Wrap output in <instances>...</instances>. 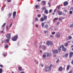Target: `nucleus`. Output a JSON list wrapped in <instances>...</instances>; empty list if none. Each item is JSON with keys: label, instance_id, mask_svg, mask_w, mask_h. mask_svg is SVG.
<instances>
[{"label": "nucleus", "instance_id": "obj_1", "mask_svg": "<svg viewBox=\"0 0 73 73\" xmlns=\"http://www.w3.org/2000/svg\"><path fill=\"white\" fill-rule=\"evenodd\" d=\"M52 66H53V65H50V66L48 67H46L44 68V71L47 72H49L52 70Z\"/></svg>", "mask_w": 73, "mask_h": 73}, {"label": "nucleus", "instance_id": "obj_2", "mask_svg": "<svg viewBox=\"0 0 73 73\" xmlns=\"http://www.w3.org/2000/svg\"><path fill=\"white\" fill-rule=\"evenodd\" d=\"M18 37V36H17V35L11 38V39L12 41H16V40H17V39Z\"/></svg>", "mask_w": 73, "mask_h": 73}, {"label": "nucleus", "instance_id": "obj_3", "mask_svg": "<svg viewBox=\"0 0 73 73\" xmlns=\"http://www.w3.org/2000/svg\"><path fill=\"white\" fill-rule=\"evenodd\" d=\"M11 34L10 33L6 35V37H7V38L9 39V40H10L11 39Z\"/></svg>", "mask_w": 73, "mask_h": 73}, {"label": "nucleus", "instance_id": "obj_4", "mask_svg": "<svg viewBox=\"0 0 73 73\" xmlns=\"http://www.w3.org/2000/svg\"><path fill=\"white\" fill-rule=\"evenodd\" d=\"M69 57L70 58H72V57L73 56V52H70L69 53Z\"/></svg>", "mask_w": 73, "mask_h": 73}, {"label": "nucleus", "instance_id": "obj_5", "mask_svg": "<svg viewBox=\"0 0 73 73\" xmlns=\"http://www.w3.org/2000/svg\"><path fill=\"white\" fill-rule=\"evenodd\" d=\"M62 50H63V51L65 52V51H66V48H65L64 45H62Z\"/></svg>", "mask_w": 73, "mask_h": 73}, {"label": "nucleus", "instance_id": "obj_6", "mask_svg": "<svg viewBox=\"0 0 73 73\" xmlns=\"http://www.w3.org/2000/svg\"><path fill=\"white\" fill-rule=\"evenodd\" d=\"M52 51L54 53H58V51L57 50H52Z\"/></svg>", "mask_w": 73, "mask_h": 73}, {"label": "nucleus", "instance_id": "obj_7", "mask_svg": "<svg viewBox=\"0 0 73 73\" xmlns=\"http://www.w3.org/2000/svg\"><path fill=\"white\" fill-rule=\"evenodd\" d=\"M16 12L14 11L13 13V19H15V17H16Z\"/></svg>", "mask_w": 73, "mask_h": 73}, {"label": "nucleus", "instance_id": "obj_8", "mask_svg": "<svg viewBox=\"0 0 73 73\" xmlns=\"http://www.w3.org/2000/svg\"><path fill=\"white\" fill-rule=\"evenodd\" d=\"M55 37L57 38H59V37H60V35L59 34L57 33L55 35Z\"/></svg>", "mask_w": 73, "mask_h": 73}, {"label": "nucleus", "instance_id": "obj_9", "mask_svg": "<svg viewBox=\"0 0 73 73\" xmlns=\"http://www.w3.org/2000/svg\"><path fill=\"white\" fill-rule=\"evenodd\" d=\"M68 2L67 1H65L63 3L64 6H66V5H68Z\"/></svg>", "mask_w": 73, "mask_h": 73}, {"label": "nucleus", "instance_id": "obj_10", "mask_svg": "<svg viewBox=\"0 0 73 73\" xmlns=\"http://www.w3.org/2000/svg\"><path fill=\"white\" fill-rule=\"evenodd\" d=\"M51 43V41H47L46 42V44H47V45H48V46H49V45Z\"/></svg>", "mask_w": 73, "mask_h": 73}, {"label": "nucleus", "instance_id": "obj_11", "mask_svg": "<svg viewBox=\"0 0 73 73\" xmlns=\"http://www.w3.org/2000/svg\"><path fill=\"white\" fill-rule=\"evenodd\" d=\"M62 69H63L62 68V66H60L58 70H59V71L61 72V71H62Z\"/></svg>", "mask_w": 73, "mask_h": 73}, {"label": "nucleus", "instance_id": "obj_12", "mask_svg": "<svg viewBox=\"0 0 73 73\" xmlns=\"http://www.w3.org/2000/svg\"><path fill=\"white\" fill-rule=\"evenodd\" d=\"M69 54L68 53H66L65 54V56L64 55L63 56V57H68Z\"/></svg>", "mask_w": 73, "mask_h": 73}, {"label": "nucleus", "instance_id": "obj_13", "mask_svg": "<svg viewBox=\"0 0 73 73\" xmlns=\"http://www.w3.org/2000/svg\"><path fill=\"white\" fill-rule=\"evenodd\" d=\"M9 39H6V40H4V42L5 43V44H7V42H9Z\"/></svg>", "mask_w": 73, "mask_h": 73}, {"label": "nucleus", "instance_id": "obj_14", "mask_svg": "<svg viewBox=\"0 0 73 73\" xmlns=\"http://www.w3.org/2000/svg\"><path fill=\"white\" fill-rule=\"evenodd\" d=\"M48 16H44L43 17V19L44 20H47Z\"/></svg>", "mask_w": 73, "mask_h": 73}, {"label": "nucleus", "instance_id": "obj_15", "mask_svg": "<svg viewBox=\"0 0 73 73\" xmlns=\"http://www.w3.org/2000/svg\"><path fill=\"white\" fill-rule=\"evenodd\" d=\"M70 68V65H68L67 67V68H66L67 70V71L69 70V69Z\"/></svg>", "mask_w": 73, "mask_h": 73}, {"label": "nucleus", "instance_id": "obj_16", "mask_svg": "<svg viewBox=\"0 0 73 73\" xmlns=\"http://www.w3.org/2000/svg\"><path fill=\"white\" fill-rule=\"evenodd\" d=\"M42 3L43 5H45L46 4V1H43L42 2Z\"/></svg>", "mask_w": 73, "mask_h": 73}, {"label": "nucleus", "instance_id": "obj_17", "mask_svg": "<svg viewBox=\"0 0 73 73\" xmlns=\"http://www.w3.org/2000/svg\"><path fill=\"white\" fill-rule=\"evenodd\" d=\"M40 20L41 21L43 22L45 20L43 17H42L40 19Z\"/></svg>", "mask_w": 73, "mask_h": 73}, {"label": "nucleus", "instance_id": "obj_18", "mask_svg": "<svg viewBox=\"0 0 73 73\" xmlns=\"http://www.w3.org/2000/svg\"><path fill=\"white\" fill-rule=\"evenodd\" d=\"M42 48L43 49H46V47L45 46H42Z\"/></svg>", "mask_w": 73, "mask_h": 73}, {"label": "nucleus", "instance_id": "obj_19", "mask_svg": "<svg viewBox=\"0 0 73 73\" xmlns=\"http://www.w3.org/2000/svg\"><path fill=\"white\" fill-rule=\"evenodd\" d=\"M44 12L46 14H48V11L47 10H45Z\"/></svg>", "mask_w": 73, "mask_h": 73}, {"label": "nucleus", "instance_id": "obj_20", "mask_svg": "<svg viewBox=\"0 0 73 73\" xmlns=\"http://www.w3.org/2000/svg\"><path fill=\"white\" fill-rule=\"evenodd\" d=\"M18 69L20 71H21V70H22V68L20 67H19L18 68Z\"/></svg>", "mask_w": 73, "mask_h": 73}, {"label": "nucleus", "instance_id": "obj_21", "mask_svg": "<svg viewBox=\"0 0 73 73\" xmlns=\"http://www.w3.org/2000/svg\"><path fill=\"white\" fill-rule=\"evenodd\" d=\"M42 10H45V11L46 9V8L45 7H43L42 8Z\"/></svg>", "mask_w": 73, "mask_h": 73}, {"label": "nucleus", "instance_id": "obj_22", "mask_svg": "<svg viewBox=\"0 0 73 73\" xmlns=\"http://www.w3.org/2000/svg\"><path fill=\"white\" fill-rule=\"evenodd\" d=\"M44 24H45V23L43 22L42 23V28L44 27Z\"/></svg>", "mask_w": 73, "mask_h": 73}, {"label": "nucleus", "instance_id": "obj_23", "mask_svg": "<svg viewBox=\"0 0 73 73\" xmlns=\"http://www.w3.org/2000/svg\"><path fill=\"white\" fill-rule=\"evenodd\" d=\"M48 24H46L44 26L45 28H48Z\"/></svg>", "mask_w": 73, "mask_h": 73}, {"label": "nucleus", "instance_id": "obj_24", "mask_svg": "<svg viewBox=\"0 0 73 73\" xmlns=\"http://www.w3.org/2000/svg\"><path fill=\"white\" fill-rule=\"evenodd\" d=\"M8 45L7 44H6L5 46V48H8Z\"/></svg>", "mask_w": 73, "mask_h": 73}, {"label": "nucleus", "instance_id": "obj_25", "mask_svg": "<svg viewBox=\"0 0 73 73\" xmlns=\"http://www.w3.org/2000/svg\"><path fill=\"white\" fill-rule=\"evenodd\" d=\"M72 38V37L71 36H68V39H69V40H70Z\"/></svg>", "mask_w": 73, "mask_h": 73}, {"label": "nucleus", "instance_id": "obj_26", "mask_svg": "<svg viewBox=\"0 0 73 73\" xmlns=\"http://www.w3.org/2000/svg\"><path fill=\"white\" fill-rule=\"evenodd\" d=\"M58 15H62V11H60L58 13Z\"/></svg>", "mask_w": 73, "mask_h": 73}, {"label": "nucleus", "instance_id": "obj_27", "mask_svg": "<svg viewBox=\"0 0 73 73\" xmlns=\"http://www.w3.org/2000/svg\"><path fill=\"white\" fill-rule=\"evenodd\" d=\"M50 44V45L51 46H53V42L51 41Z\"/></svg>", "mask_w": 73, "mask_h": 73}, {"label": "nucleus", "instance_id": "obj_28", "mask_svg": "<svg viewBox=\"0 0 73 73\" xmlns=\"http://www.w3.org/2000/svg\"><path fill=\"white\" fill-rule=\"evenodd\" d=\"M68 45V43H66L65 44H64V46H67Z\"/></svg>", "mask_w": 73, "mask_h": 73}, {"label": "nucleus", "instance_id": "obj_29", "mask_svg": "<svg viewBox=\"0 0 73 73\" xmlns=\"http://www.w3.org/2000/svg\"><path fill=\"white\" fill-rule=\"evenodd\" d=\"M44 32L45 34H46L47 33H48V31H44Z\"/></svg>", "mask_w": 73, "mask_h": 73}, {"label": "nucleus", "instance_id": "obj_30", "mask_svg": "<svg viewBox=\"0 0 73 73\" xmlns=\"http://www.w3.org/2000/svg\"><path fill=\"white\" fill-rule=\"evenodd\" d=\"M3 72V69L2 68H0V73H2Z\"/></svg>", "mask_w": 73, "mask_h": 73}, {"label": "nucleus", "instance_id": "obj_31", "mask_svg": "<svg viewBox=\"0 0 73 73\" xmlns=\"http://www.w3.org/2000/svg\"><path fill=\"white\" fill-rule=\"evenodd\" d=\"M38 7H39L38 5H35V8L36 9H37V8H38Z\"/></svg>", "mask_w": 73, "mask_h": 73}, {"label": "nucleus", "instance_id": "obj_32", "mask_svg": "<svg viewBox=\"0 0 73 73\" xmlns=\"http://www.w3.org/2000/svg\"><path fill=\"white\" fill-rule=\"evenodd\" d=\"M12 15V13H9V17H11V16Z\"/></svg>", "mask_w": 73, "mask_h": 73}, {"label": "nucleus", "instance_id": "obj_33", "mask_svg": "<svg viewBox=\"0 0 73 73\" xmlns=\"http://www.w3.org/2000/svg\"><path fill=\"white\" fill-rule=\"evenodd\" d=\"M72 27H73V24H71L70 26V28H72Z\"/></svg>", "mask_w": 73, "mask_h": 73}, {"label": "nucleus", "instance_id": "obj_34", "mask_svg": "<svg viewBox=\"0 0 73 73\" xmlns=\"http://www.w3.org/2000/svg\"><path fill=\"white\" fill-rule=\"evenodd\" d=\"M58 20V18H55L54 20H53V21H55V20Z\"/></svg>", "mask_w": 73, "mask_h": 73}, {"label": "nucleus", "instance_id": "obj_35", "mask_svg": "<svg viewBox=\"0 0 73 73\" xmlns=\"http://www.w3.org/2000/svg\"><path fill=\"white\" fill-rule=\"evenodd\" d=\"M46 58V55L45 54H43V58Z\"/></svg>", "mask_w": 73, "mask_h": 73}, {"label": "nucleus", "instance_id": "obj_36", "mask_svg": "<svg viewBox=\"0 0 73 73\" xmlns=\"http://www.w3.org/2000/svg\"><path fill=\"white\" fill-rule=\"evenodd\" d=\"M50 55L49 54V53H48L47 54V57H49V56H50Z\"/></svg>", "mask_w": 73, "mask_h": 73}, {"label": "nucleus", "instance_id": "obj_37", "mask_svg": "<svg viewBox=\"0 0 73 73\" xmlns=\"http://www.w3.org/2000/svg\"><path fill=\"white\" fill-rule=\"evenodd\" d=\"M50 3L49 2V3H48V5H49V7H50Z\"/></svg>", "mask_w": 73, "mask_h": 73}, {"label": "nucleus", "instance_id": "obj_38", "mask_svg": "<svg viewBox=\"0 0 73 73\" xmlns=\"http://www.w3.org/2000/svg\"><path fill=\"white\" fill-rule=\"evenodd\" d=\"M37 16L38 17H41V14L37 15Z\"/></svg>", "mask_w": 73, "mask_h": 73}, {"label": "nucleus", "instance_id": "obj_39", "mask_svg": "<svg viewBox=\"0 0 73 73\" xmlns=\"http://www.w3.org/2000/svg\"><path fill=\"white\" fill-rule=\"evenodd\" d=\"M61 47H62V46L60 47V48L59 47V49H58L59 50V51L61 50Z\"/></svg>", "mask_w": 73, "mask_h": 73}, {"label": "nucleus", "instance_id": "obj_40", "mask_svg": "<svg viewBox=\"0 0 73 73\" xmlns=\"http://www.w3.org/2000/svg\"><path fill=\"white\" fill-rule=\"evenodd\" d=\"M6 24L5 23H4L3 25L2 26V27H4V25H5Z\"/></svg>", "mask_w": 73, "mask_h": 73}, {"label": "nucleus", "instance_id": "obj_41", "mask_svg": "<svg viewBox=\"0 0 73 73\" xmlns=\"http://www.w3.org/2000/svg\"><path fill=\"white\" fill-rule=\"evenodd\" d=\"M51 34L52 35H54V34H55V32H52V33Z\"/></svg>", "mask_w": 73, "mask_h": 73}, {"label": "nucleus", "instance_id": "obj_42", "mask_svg": "<svg viewBox=\"0 0 73 73\" xmlns=\"http://www.w3.org/2000/svg\"><path fill=\"white\" fill-rule=\"evenodd\" d=\"M72 13H73V12L72 11H71L70 12V14L71 15L72 14Z\"/></svg>", "mask_w": 73, "mask_h": 73}, {"label": "nucleus", "instance_id": "obj_43", "mask_svg": "<svg viewBox=\"0 0 73 73\" xmlns=\"http://www.w3.org/2000/svg\"><path fill=\"white\" fill-rule=\"evenodd\" d=\"M61 20H62V18H61V17H60L59 18V21H60Z\"/></svg>", "mask_w": 73, "mask_h": 73}, {"label": "nucleus", "instance_id": "obj_44", "mask_svg": "<svg viewBox=\"0 0 73 73\" xmlns=\"http://www.w3.org/2000/svg\"><path fill=\"white\" fill-rule=\"evenodd\" d=\"M52 9H50L49 10V13H51V12H52Z\"/></svg>", "mask_w": 73, "mask_h": 73}, {"label": "nucleus", "instance_id": "obj_45", "mask_svg": "<svg viewBox=\"0 0 73 73\" xmlns=\"http://www.w3.org/2000/svg\"><path fill=\"white\" fill-rule=\"evenodd\" d=\"M56 11H57V9H55L54 10V13H55V12H56Z\"/></svg>", "mask_w": 73, "mask_h": 73}, {"label": "nucleus", "instance_id": "obj_46", "mask_svg": "<svg viewBox=\"0 0 73 73\" xmlns=\"http://www.w3.org/2000/svg\"><path fill=\"white\" fill-rule=\"evenodd\" d=\"M12 23H11V24L10 25L9 27H10V28H11V26H12Z\"/></svg>", "mask_w": 73, "mask_h": 73}, {"label": "nucleus", "instance_id": "obj_47", "mask_svg": "<svg viewBox=\"0 0 73 73\" xmlns=\"http://www.w3.org/2000/svg\"><path fill=\"white\" fill-rule=\"evenodd\" d=\"M61 8V7H60V5H59L58 6V9H60Z\"/></svg>", "mask_w": 73, "mask_h": 73}, {"label": "nucleus", "instance_id": "obj_48", "mask_svg": "<svg viewBox=\"0 0 73 73\" xmlns=\"http://www.w3.org/2000/svg\"><path fill=\"white\" fill-rule=\"evenodd\" d=\"M0 67H1V68H3V66L2 64H1L0 65Z\"/></svg>", "mask_w": 73, "mask_h": 73}, {"label": "nucleus", "instance_id": "obj_49", "mask_svg": "<svg viewBox=\"0 0 73 73\" xmlns=\"http://www.w3.org/2000/svg\"><path fill=\"white\" fill-rule=\"evenodd\" d=\"M40 65L42 67H43V66H44V65H43V64H41Z\"/></svg>", "mask_w": 73, "mask_h": 73}, {"label": "nucleus", "instance_id": "obj_50", "mask_svg": "<svg viewBox=\"0 0 73 73\" xmlns=\"http://www.w3.org/2000/svg\"><path fill=\"white\" fill-rule=\"evenodd\" d=\"M35 20L36 21H38V18L37 17H36L35 18Z\"/></svg>", "mask_w": 73, "mask_h": 73}, {"label": "nucleus", "instance_id": "obj_51", "mask_svg": "<svg viewBox=\"0 0 73 73\" xmlns=\"http://www.w3.org/2000/svg\"><path fill=\"white\" fill-rule=\"evenodd\" d=\"M58 61H59V59H58L57 61H56V63H58Z\"/></svg>", "mask_w": 73, "mask_h": 73}, {"label": "nucleus", "instance_id": "obj_52", "mask_svg": "<svg viewBox=\"0 0 73 73\" xmlns=\"http://www.w3.org/2000/svg\"><path fill=\"white\" fill-rule=\"evenodd\" d=\"M68 73H72V70L70 71Z\"/></svg>", "mask_w": 73, "mask_h": 73}, {"label": "nucleus", "instance_id": "obj_53", "mask_svg": "<svg viewBox=\"0 0 73 73\" xmlns=\"http://www.w3.org/2000/svg\"><path fill=\"white\" fill-rule=\"evenodd\" d=\"M67 12V10H64V12Z\"/></svg>", "mask_w": 73, "mask_h": 73}, {"label": "nucleus", "instance_id": "obj_54", "mask_svg": "<svg viewBox=\"0 0 73 73\" xmlns=\"http://www.w3.org/2000/svg\"><path fill=\"white\" fill-rule=\"evenodd\" d=\"M7 2L8 3H10V2H11V1H10V0H7Z\"/></svg>", "mask_w": 73, "mask_h": 73}, {"label": "nucleus", "instance_id": "obj_55", "mask_svg": "<svg viewBox=\"0 0 73 73\" xmlns=\"http://www.w3.org/2000/svg\"><path fill=\"white\" fill-rule=\"evenodd\" d=\"M55 14V13H54V12L52 13V15L54 16V15Z\"/></svg>", "mask_w": 73, "mask_h": 73}, {"label": "nucleus", "instance_id": "obj_56", "mask_svg": "<svg viewBox=\"0 0 73 73\" xmlns=\"http://www.w3.org/2000/svg\"><path fill=\"white\" fill-rule=\"evenodd\" d=\"M3 56H5L6 55H5V54H3Z\"/></svg>", "mask_w": 73, "mask_h": 73}, {"label": "nucleus", "instance_id": "obj_57", "mask_svg": "<svg viewBox=\"0 0 73 73\" xmlns=\"http://www.w3.org/2000/svg\"><path fill=\"white\" fill-rule=\"evenodd\" d=\"M6 28H7V29H8V26H7Z\"/></svg>", "mask_w": 73, "mask_h": 73}, {"label": "nucleus", "instance_id": "obj_58", "mask_svg": "<svg viewBox=\"0 0 73 73\" xmlns=\"http://www.w3.org/2000/svg\"><path fill=\"white\" fill-rule=\"evenodd\" d=\"M35 27H38V25H35Z\"/></svg>", "mask_w": 73, "mask_h": 73}, {"label": "nucleus", "instance_id": "obj_59", "mask_svg": "<svg viewBox=\"0 0 73 73\" xmlns=\"http://www.w3.org/2000/svg\"><path fill=\"white\" fill-rule=\"evenodd\" d=\"M37 1H38L39 2H40L41 1V0H37Z\"/></svg>", "mask_w": 73, "mask_h": 73}, {"label": "nucleus", "instance_id": "obj_60", "mask_svg": "<svg viewBox=\"0 0 73 73\" xmlns=\"http://www.w3.org/2000/svg\"><path fill=\"white\" fill-rule=\"evenodd\" d=\"M1 32L2 33H3L4 32V31H1Z\"/></svg>", "mask_w": 73, "mask_h": 73}, {"label": "nucleus", "instance_id": "obj_61", "mask_svg": "<svg viewBox=\"0 0 73 73\" xmlns=\"http://www.w3.org/2000/svg\"><path fill=\"white\" fill-rule=\"evenodd\" d=\"M20 73H24V72H21Z\"/></svg>", "mask_w": 73, "mask_h": 73}, {"label": "nucleus", "instance_id": "obj_62", "mask_svg": "<svg viewBox=\"0 0 73 73\" xmlns=\"http://www.w3.org/2000/svg\"><path fill=\"white\" fill-rule=\"evenodd\" d=\"M59 22H58L57 23V25H58V24H59Z\"/></svg>", "mask_w": 73, "mask_h": 73}, {"label": "nucleus", "instance_id": "obj_63", "mask_svg": "<svg viewBox=\"0 0 73 73\" xmlns=\"http://www.w3.org/2000/svg\"><path fill=\"white\" fill-rule=\"evenodd\" d=\"M2 44H3V43H4V41L3 40L2 42Z\"/></svg>", "mask_w": 73, "mask_h": 73}, {"label": "nucleus", "instance_id": "obj_64", "mask_svg": "<svg viewBox=\"0 0 73 73\" xmlns=\"http://www.w3.org/2000/svg\"><path fill=\"white\" fill-rule=\"evenodd\" d=\"M40 53H42V51L41 50H40Z\"/></svg>", "mask_w": 73, "mask_h": 73}]
</instances>
